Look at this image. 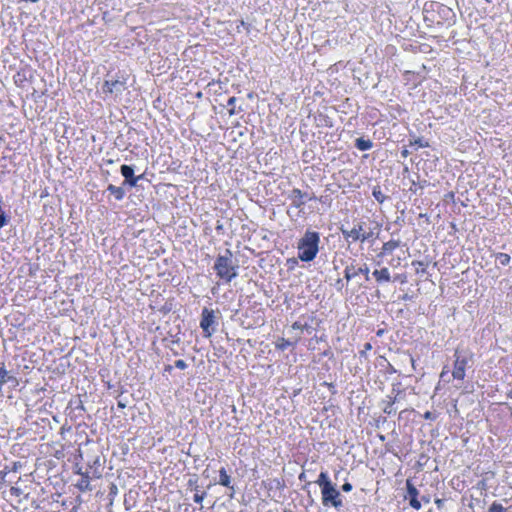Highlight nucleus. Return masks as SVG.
I'll return each instance as SVG.
<instances>
[{"label":"nucleus","mask_w":512,"mask_h":512,"mask_svg":"<svg viewBox=\"0 0 512 512\" xmlns=\"http://www.w3.org/2000/svg\"><path fill=\"white\" fill-rule=\"evenodd\" d=\"M395 401H389L386 406L383 408L384 413L386 414H392L395 413L396 410L393 408V404Z\"/></svg>","instance_id":"obj_21"},{"label":"nucleus","mask_w":512,"mask_h":512,"mask_svg":"<svg viewBox=\"0 0 512 512\" xmlns=\"http://www.w3.org/2000/svg\"><path fill=\"white\" fill-rule=\"evenodd\" d=\"M430 417H431V413L430 412H426L425 418L430 419Z\"/></svg>","instance_id":"obj_33"},{"label":"nucleus","mask_w":512,"mask_h":512,"mask_svg":"<svg viewBox=\"0 0 512 512\" xmlns=\"http://www.w3.org/2000/svg\"><path fill=\"white\" fill-rule=\"evenodd\" d=\"M319 243V233L307 230L298 242V258L304 262L312 261L319 251Z\"/></svg>","instance_id":"obj_2"},{"label":"nucleus","mask_w":512,"mask_h":512,"mask_svg":"<svg viewBox=\"0 0 512 512\" xmlns=\"http://www.w3.org/2000/svg\"><path fill=\"white\" fill-rule=\"evenodd\" d=\"M446 374H447V370H446V367H445V368L443 369V371L441 372L440 377H441V378H444V377L446 376Z\"/></svg>","instance_id":"obj_29"},{"label":"nucleus","mask_w":512,"mask_h":512,"mask_svg":"<svg viewBox=\"0 0 512 512\" xmlns=\"http://www.w3.org/2000/svg\"><path fill=\"white\" fill-rule=\"evenodd\" d=\"M454 357L455 361L452 376L453 379L462 381L466 375V367L472 361L473 355L467 350H461L457 348L455 350Z\"/></svg>","instance_id":"obj_4"},{"label":"nucleus","mask_w":512,"mask_h":512,"mask_svg":"<svg viewBox=\"0 0 512 512\" xmlns=\"http://www.w3.org/2000/svg\"><path fill=\"white\" fill-rule=\"evenodd\" d=\"M373 196L379 203H383L385 200V196L382 194L380 190L374 189L373 190Z\"/></svg>","instance_id":"obj_22"},{"label":"nucleus","mask_w":512,"mask_h":512,"mask_svg":"<svg viewBox=\"0 0 512 512\" xmlns=\"http://www.w3.org/2000/svg\"><path fill=\"white\" fill-rule=\"evenodd\" d=\"M205 496H206V493H205V492H203V493H201V494L196 493V494L194 495V497H193V500H194V502H196V503H201V502L203 501V499L205 498Z\"/></svg>","instance_id":"obj_23"},{"label":"nucleus","mask_w":512,"mask_h":512,"mask_svg":"<svg viewBox=\"0 0 512 512\" xmlns=\"http://www.w3.org/2000/svg\"><path fill=\"white\" fill-rule=\"evenodd\" d=\"M8 469V466H5V470ZM1 473H3V476H2V479H4L5 475L7 474V471H2Z\"/></svg>","instance_id":"obj_31"},{"label":"nucleus","mask_w":512,"mask_h":512,"mask_svg":"<svg viewBox=\"0 0 512 512\" xmlns=\"http://www.w3.org/2000/svg\"><path fill=\"white\" fill-rule=\"evenodd\" d=\"M407 486V495L406 498L409 499L410 506L416 510H419L421 508V503L417 499L418 496V490L416 487L411 483L410 480H407L406 482Z\"/></svg>","instance_id":"obj_8"},{"label":"nucleus","mask_w":512,"mask_h":512,"mask_svg":"<svg viewBox=\"0 0 512 512\" xmlns=\"http://www.w3.org/2000/svg\"><path fill=\"white\" fill-rule=\"evenodd\" d=\"M510 259H511L510 256L506 253H499L497 255V261L503 266L508 265L510 262Z\"/></svg>","instance_id":"obj_19"},{"label":"nucleus","mask_w":512,"mask_h":512,"mask_svg":"<svg viewBox=\"0 0 512 512\" xmlns=\"http://www.w3.org/2000/svg\"><path fill=\"white\" fill-rule=\"evenodd\" d=\"M107 189H108V191L111 192V194H113L115 196V198L117 200H122L125 195V191L121 187H117V186L110 184Z\"/></svg>","instance_id":"obj_15"},{"label":"nucleus","mask_w":512,"mask_h":512,"mask_svg":"<svg viewBox=\"0 0 512 512\" xmlns=\"http://www.w3.org/2000/svg\"><path fill=\"white\" fill-rule=\"evenodd\" d=\"M315 483L321 488V499L324 506H331L335 509H340L343 506L340 492L330 480L327 472L322 471Z\"/></svg>","instance_id":"obj_1"},{"label":"nucleus","mask_w":512,"mask_h":512,"mask_svg":"<svg viewBox=\"0 0 512 512\" xmlns=\"http://www.w3.org/2000/svg\"><path fill=\"white\" fill-rule=\"evenodd\" d=\"M409 360H410V362H411L412 366L414 367V363H415V361H414L413 357L409 356Z\"/></svg>","instance_id":"obj_32"},{"label":"nucleus","mask_w":512,"mask_h":512,"mask_svg":"<svg viewBox=\"0 0 512 512\" xmlns=\"http://www.w3.org/2000/svg\"><path fill=\"white\" fill-rule=\"evenodd\" d=\"M372 275L375 277L378 283L389 282L391 280L390 271L386 267L380 270H374Z\"/></svg>","instance_id":"obj_12"},{"label":"nucleus","mask_w":512,"mask_h":512,"mask_svg":"<svg viewBox=\"0 0 512 512\" xmlns=\"http://www.w3.org/2000/svg\"><path fill=\"white\" fill-rule=\"evenodd\" d=\"M359 274H364L366 280H369V268L366 265L360 267L358 270H355L353 265H348L344 271V277L347 281H350L353 277Z\"/></svg>","instance_id":"obj_9"},{"label":"nucleus","mask_w":512,"mask_h":512,"mask_svg":"<svg viewBox=\"0 0 512 512\" xmlns=\"http://www.w3.org/2000/svg\"><path fill=\"white\" fill-rule=\"evenodd\" d=\"M121 174L125 178V182L128 183L130 186H136L137 182L142 178V175L134 177V170L129 165L121 166Z\"/></svg>","instance_id":"obj_10"},{"label":"nucleus","mask_w":512,"mask_h":512,"mask_svg":"<svg viewBox=\"0 0 512 512\" xmlns=\"http://www.w3.org/2000/svg\"><path fill=\"white\" fill-rule=\"evenodd\" d=\"M78 489L81 491L91 490L90 481L88 475H83L82 479L77 483Z\"/></svg>","instance_id":"obj_17"},{"label":"nucleus","mask_w":512,"mask_h":512,"mask_svg":"<svg viewBox=\"0 0 512 512\" xmlns=\"http://www.w3.org/2000/svg\"><path fill=\"white\" fill-rule=\"evenodd\" d=\"M299 479H300V480H306V473H305V472L301 473V474L299 475Z\"/></svg>","instance_id":"obj_30"},{"label":"nucleus","mask_w":512,"mask_h":512,"mask_svg":"<svg viewBox=\"0 0 512 512\" xmlns=\"http://www.w3.org/2000/svg\"><path fill=\"white\" fill-rule=\"evenodd\" d=\"M175 367L183 370L187 367V364L184 360L179 359L175 361Z\"/></svg>","instance_id":"obj_24"},{"label":"nucleus","mask_w":512,"mask_h":512,"mask_svg":"<svg viewBox=\"0 0 512 512\" xmlns=\"http://www.w3.org/2000/svg\"><path fill=\"white\" fill-rule=\"evenodd\" d=\"M21 467V464L19 462H14L12 467L9 469V471L16 472Z\"/></svg>","instance_id":"obj_27"},{"label":"nucleus","mask_w":512,"mask_h":512,"mask_svg":"<svg viewBox=\"0 0 512 512\" xmlns=\"http://www.w3.org/2000/svg\"><path fill=\"white\" fill-rule=\"evenodd\" d=\"M289 345V343L287 341H285L284 339H282V344L279 345V348L280 349H285L287 346Z\"/></svg>","instance_id":"obj_28"},{"label":"nucleus","mask_w":512,"mask_h":512,"mask_svg":"<svg viewBox=\"0 0 512 512\" xmlns=\"http://www.w3.org/2000/svg\"><path fill=\"white\" fill-rule=\"evenodd\" d=\"M356 147L361 151L369 150L372 147V142L370 140H365L363 138L356 139Z\"/></svg>","instance_id":"obj_16"},{"label":"nucleus","mask_w":512,"mask_h":512,"mask_svg":"<svg viewBox=\"0 0 512 512\" xmlns=\"http://www.w3.org/2000/svg\"><path fill=\"white\" fill-rule=\"evenodd\" d=\"M213 268L217 276L228 283L238 275V265L235 263L233 254L229 249H226L223 254L216 258Z\"/></svg>","instance_id":"obj_3"},{"label":"nucleus","mask_w":512,"mask_h":512,"mask_svg":"<svg viewBox=\"0 0 512 512\" xmlns=\"http://www.w3.org/2000/svg\"><path fill=\"white\" fill-rule=\"evenodd\" d=\"M231 478L227 474L225 468H221L219 471V484L225 487H230Z\"/></svg>","instance_id":"obj_14"},{"label":"nucleus","mask_w":512,"mask_h":512,"mask_svg":"<svg viewBox=\"0 0 512 512\" xmlns=\"http://www.w3.org/2000/svg\"><path fill=\"white\" fill-rule=\"evenodd\" d=\"M236 101H237L236 97H230L227 101L226 107H227L230 115L236 114V110H235Z\"/></svg>","instance_id":"obj_18"},{"label":"nucleus","mask_w":512,"mask_h":512,"mask_svg":"<svg viewBox=\"0 0 512 512\" xmlns=\"http://www.w3.org/2000/svg\"><path fill=\"white\" fill-rule=\"evenodd\" d=\"M488 512H506V508L497 502H493L489 507Z\"/></svg>","instance_id":"obj_20"},{"label":"nucleus","mask_w":512,"mask_h":512,"mask_svg":"<svg viewBox=\"0 0 512 512\" xmlns=\"http://www.w3.org/2000/svg\"><path fill=\"white\" fill-rule=\"evenodd\" d=\"M305 194L300 189H293L290 194L292 205L296 208H301L305 204Z\"/></svg>","instance_id":"obj_11"},{"label":"nucleus","mask_w":512,"mask_h":512,"mask_svg":"<svg viewBox=\"0 0 512 512\" xmlns=\"http://www.w3.org/2000/svg\"><path fill=\"white\" fill-rule=\"evenodd\" d=\"M371 348V345L368 343L366 344V349H370Z\"/></svg>","instance_id":"obj_34"},{"label":"nucleus","mask_w":512,"mask_h":512,"mask_svg":"<svg viewBox=\"0 0 512 512\" xmlns=\"http://www.w3.org/2000/svg\"><path fill=\"white\" fill-rule=\"evenodd\" d=\"M341 282H342L341 280L337 281L338 286H341Z\"/></svg>","instance_id":"obj_36"},{"label":"nucleus","mask_w":512,"mask_h":512,"mask_svg":"<svg viewBox=\"0 0 512 512\" xmlns=\"http://www.w3.org/2000/svg\"><path fill=\"white\" fill-rule=\"evenodd\" d=\"M400 246V241L398 240H390L383 244L382 254L392 253L396 248Z\"/></svg>","instance_id":"obj_13"},{"label":"nucleus","mask_w":512,"mask_h":512,"mask_svg":"<svg viewBox=\"0 0 512 512\" xmlns=\"http://www.w3.org/2000/svg\"><path fill=\"white\" fill-rule=\"evenodd\" d=\"M7 224L6 216L1 213L0 214V228L4 227Z\"/></svg>","instance_id":"obj_25"},{"label":"nucleus","mask_w":512,"mask_h":512,"mask_svg":"<svg viewBox=\"0 0 512 512\" xmlns=\"http://www.w3.org/2000/svg\"><path fill=\"white\" fill-rule=\"evenodd\" d=\"M126 83L125 81L120 80H107L103 84L102 90L104 93H109L114 95L115 97H118L126 90Z\"/></svg>","instance_id":"obj_7"},{"label":"nucleus","mask_w":512,"mask_h":512,"mask_svg":"<svg viewBox=\"0 0 512 512\" xmlns=\"http://www.w3.org/2000/svg\"><path fill=\"white\" fill-rule=\"evenodd\" d=\"M341 233L345 239H351L352 241H366L371 237V233H365L363 223H358L352 229L348 230L341 228Z\"/></svg>","instance_id":"obj_6"},{"label":"nucleus","mask_w":512,"mask_h":512,"mask_svg":"<svg viewBox=\"0 0 512 512\" xmlns=\"http://www.w3.org/2000/svg\"><path fill=\"white\" fill-rule=\"evenodd\" d=\"M215 318V312L213 310L208 308L202 310L200 327L206 337H210L215 332Z\"/></svg>","instance_id":"obj_5"},{"label":"nucleus","mask_w":512,"mask_h":512,"mask_svg":"<svg viewBox=\"0 0 512 512\" xmlns=\"http://www.w3.org/2000/svg\"><path fill=\"white\" fill-rule=\"evenodd\" d=\"M342 490L344 492H350L352 490V485L350 483L346 482L342 485Z\"/></svg>","instance_id":"obj_26"},{"label":"nucleus","mask_w":512,"mask_h":512,"mask_svg":"<svg viewBox=\"0 0 512 512\" xmlns=\"http://www.w3.org/2000/svg\"><path fill=\"white\" fill-rule=\"evenodd\" d=\"M341 282H342L341 280L337 281L338 286H341Z\"/></svg>","instance_id":"obj_35"}]
</instances>
